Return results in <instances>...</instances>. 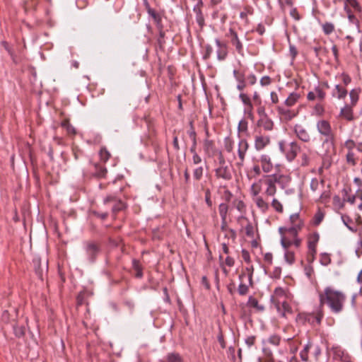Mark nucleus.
<instances>
[{
    "label": "nucleus",
    "instance_id": "1",
    "mask_svg": "<svg viewBox=\"0 0 362 362\" xmlns=\"http://www.w3.org/2000/svg\"><path fill=\"white\" fill-rule=\"evenodd\" d=\"M319 301L321 307L327 305L334 313H339L344 309L346 296L340 291L327 286L319 292Z\"/></svg>",
    "mask_w": 362,
    "mask_h": 362
},
{
    "label": "nucleus",
    "instance_id": "2",
    "mask_svg": "<svg viewBox=\"0 0 362 362\" xmlns=\"http://www.w3.org/2000/svg\"><path fill=\"white\" fill-rule=\"evenodd\" d=\"M282 175H264L254 182L250 187V194L257 197L264 189V194L268 197L274 196L276 192V183L279 182Z\"/></svg>",
    "mask_w": 362,
    "mask_h": 362
},
{
    "label": "nucleus",
    "instance_id": "3",
    "mask_svg": "<svg viewBox=\"0 0 362 362\" xmlns=\"http://www.w3.org/2000/svg\"><path fill=\"white\" fill-rule=\"evenodd\" d=\"M317 130L319 134L325 137L322 141V147L325 148V156H331L335 153V134L329 122L325 119L317 121L316 124Z\"/></svg>",
    "mask_w": 362,
    "mask_h": 362
},
{
    "label": "nucleus",
    "instance_id": "4",
    "mask_svg": "<svg viewBox=\"0 0 362 362\" xmlns=\"http://www.w3.org/2000/svg\"><path fill=\"white\" fill-rule=\"evenodd\" d=\"M300 98V95L297 92L291 93L283 104L277 105L276 110L281 120L288 122L295 118L298 110L293 108Z\"/></svg>",
    "mask_w": 362,
    "mask_h": 362
},
{
    "label": "nucleus",
    "instance_id": "5",
    "mask_svg": "<svg viewBox=\"0 0 362 362\" xmlns=\"http://www.w3.org/2000/svg\"><path fill=\"white\" fill-rule=\"evenodd\" d=\"M298 232L296 229L287 227H280L279 233L281 235V245L283 248L291 247L293 245L296 248L300 247L302 240L298 237Z\"/></svg>",
    "mask_w": 362,
    "mask_h": 362
},
{
    "label": "nucleus",
    "instance_id": "6",
    "mask_svg": "<svg viewBox=\"0 0 362 362\" xmlns=\"http://www.w3.org/2000/svg\"><path fill=\"white\" fill-rule=\"evenodd\" d=\"M279 146L280 151L285 154L289 161L293 160L300 151V146L296 141L286 143L284 141H281L279 142Z\"/></svg>",
    "mask_w": 362,
    "mask_h": 362
},
{
    "label": "nucleus",
    "instance_id": "7",
    "mask_svg": "<svg viewBox=\"0 0 362 362\" xmlns=\"http://www.w3.org/2000/svg\"><path fill=\"white\" fill-rule=\"evenodd\" d=\"M249 143L245 139H240L237 144V162L235 163L237 167H242L244 165L246 153L249 149Z\"/></svg>",
    "mask_w": 362,
    "mask_h": 362
},
{
    "label": "nucleus",
    "instance_id": "8",
    "mask_svg": "<svg viewBox=\"0 0 362 362\" xmlns=\"http://www.w3.org/2000/svg\"><path fill=\"white\" fill-rule=\"evenodd\" d=\"M215 175L218 179L228 181L232 179V172L229 165L218 166L215 169Z\"/></svg>",
    "mask_w": 362,
    "mask_h": 362
},
{
    "label": "nucleus",
    "instance_id": "9",
    "mask_svg": "<svg viewBox=\"0 0 362 362\" xmlns=\"http://www.w3.org/2000/svg\"><path fill=\"white\" fill-rule=\"evenodd\" d=\"M85 249L88 259L90 262H93L100 252L98 245L94 242H87Z\"/></svg>",
    "mask_w": 362,
    "mask_h": 362
},
{
    "label": "nucleus",
    "instance_id": "10",
    "mask_svg": "<svg viewBox=\"0 0 362 362\" xmlns=\"http://www.w3.org/2000/svg\"><path fill=\"white\" fill-rule=\"evenodd\" d=\"M320 239L317 233L310 234L308 238V248L310 255H315L317 253V245Z\"/></svg>",
    "mask_w": 362,
    "mask_h": 362
},
{
    "label": "nucleus",
    "instance_id": "11",
    "mask_svg": "<svg viewBox=\"0 0 362 362\" xmlns=\"http://www.w3.org/2000/svg\"><path fill=\"white\" fill-rule=\"evenodd\" d=\"M270 143V138L268 136L258 135L255 138V148L259 151L263 150Z\"/></svg>",
    "mask_w": 362,
    "mask_h": 362
},
{
    "label": "nucleus",
    "instance_id": "12",
    "mask_svg": "<svg viewBox=\"0 0 362 362\" xmlns=\"http://www.w3.org/2000/svg\"><path fill=\"white\" fill-rule=\"evenodd\" d=\"M228 36L230 37L231 43L235 47L236 51L238 52V54L243 55V44L240 41L238 34L234 31L233 29L230 28L229 30Z\"/></svg>",
    "mask_w": 362,
    "mask_h": 362
},
{
    "label": "nucleus",
    "instance_id": "13",
    "mask_svg": "<svg viewBox=\"0 0 362 362\" xmlns=\"http://www.w3.org/2000/svg\"><path fill=\"white\" fill-rule=\"evenodd\" d=\"M215 43L218 47L217 49V59L219 61L224 60L228 55V47L226 43L222 42L218 38L215 39Z\"/></svg>",
    "mask_w": 362,
    "mask_h": 362
},
{
    "label": "nucleus",
    "instance_id": "14",
    "mask_svg": "<svg viewBox=\"0 0 362 362\" xmlns=\"http://www.w3.org/2000/svg\"><path fill=\"white\" fill-rule=\"evenodd\" d=\"M294 132L299 139L304 142H309L310 141V136L305 128L300 124H296L294 127Z\"/></svg>",
    "mask_w": 362,
    "mask_h": 362
},
{
    "label": "nucleus",
    "instance_id": "15",
    "mask_svg": "<svg viewBox=\"0 0 362 362\" xmlns=\"http://www.w3.org/2000/svg\"><path fill=\"white\" fill-rule=\"evenodd\" d=\"M257 126L262 127L265 131L271 132L274 129V124L273 120L267 115L259 118L257 120Z\"/></svg>",
    "mask_w": 362,
    "mask_h": 362
},
{
    "label": "nucleus",
    "instance_id": "16",
    "mask_svg": "<svg viewBox=\"0 0 362 362\" xmlns=\"http://www.w3.org/2000/svg\"><path fill=\"white\" fill-rule=\"evenodd\" d=\"M235 141L230 136H226L223 139V148L224 150L228 153H230L233 156V159H236V154L234 152Z\"/></svg>",
    "mask_w": 362,
    "mask_h": 362
},
{
    "label": "nucleus",
    "instance_id": "17",
    "mask_svg": "<svg viewBox=\"0 0 362 362\" xmlns=\"http://www.w3.org/2000/svg\"><path fill=\"white\" fill-rule=\"evenodd\" d=\"M276 308L278 312L284 317L291 314L293 310L291 305L286 301H278L276 303Z\"/></svg>",
    "mask_w": 362,
    "mask_h": 362
},
{
    "label": "nucleus",
    "instance_id": "18",
    "mask_svg": "<svg viewBox=\"0 0 362 362\" xmlns=\"http://www.w3.org/2000/svg\"><path fill=\"white\" fill-rule=\"evenodd\" d=\"M347 90L344 86L337 84L332 90V96L339 100L344 99L347 95Z\"/></svg>",
    "mask_w": 362,
    "mask_h": 362
},
{
    "label": "nucleus",
    "instance_id": "19",
    "mask_svg": "<svg viewBox=\"0 0 362 362\" xmlns=\"http://www.w3.org/2000/svg\"><path fill=\"white\" fill-rule=\"evenodd\" d=\"M290 221L291 226L289 228L291 229H296V230L300 231L303 227V221L300 218L299 214L297 213L291 215Z\"/></svg>",
    "mask_w": 362,
    "mask_h": 362
},
{
    "label": "nucleus",
    "instance_id": "20",
    "mask_svg": "<svg viewBox=\"0 0 362 362\" xmlns=\"http://www.w3.org/2000/svg\"><path fill=\"white\" fill-rule=\"evenodd\" d=\"M261 167L264 173H269L273 169V165L271 158L268 155L264 154L259 158Z\"/></svg>",
    "mask_w": 362,
    "mask_h": 362
},
{
    "label": "nucleus",
    "instance_id": "21",
    "mask_svg": "<svg viewBox=\"0 0 362 362\" xmlns=\"http://www.w3.org/2000/svg\"><path fill=\"white\" fill-rule=\"evenodd\" d=\"M221 229L222 231L226 232V237L228 240H234L236 237L235 232L233 229H228L227 226L226 219H221Z\"/></svg>",
    "mask_w": 362,
    "mask_h": 362
},
{
    "label": "nucleus",
    "instance_id": "22",
    "mask_svg": "<svg viewBox=\"0 0 362 362\" xmlns=\"http://www.w3.org/2000/svg\"><path fill=\"white\" fill-rule=\"evenodd\" d=\"M254 202H255L258 209H259L262 212H266L269 207V204L263 199L262 197L257 195V197H253Z\"/></svg>",
    "mask_w": 362,
    "mask_h": 362
},
{
    "label": "nucleus",
    "instance_id": "23",
    "mask_svg": "<svg viewBox=\"0 0 362 362\" xmlns=\"http://www.w3.org/2000/svg\"><path fill=\"white\" fill-rule=\"evenodd\" d=\"M284 260L289 264L292 265L296 261L295 252L290 250V247L284 248Z\"/></svg>",
    "mask_w": 362,
    "mask_h": 362
},
{
    "label": "nucleus",
    "instance_id": "24",
    "mask_svg": "<svg viewBox=\"0 0 362 362\" xmlns=\"http://www.w3.org/2000/svg\"><path fill=\"white\" fill-rule=\"evenodd\" d=\"M340 115L348 121L354 119L353 110L351 106L345 105L341 109Z\"/></svg>",
    "mask_w": 362,
    "mask_h": 362
},
{
    "label": "nucleus",
    "instance_id": "25",
    "mask_svg": "<svg viewBox=\"0 0 362 362\" xmlns=\"http://www.w3.org/2000/svg\"><path fill=\"white\" fill-rule=\"evenodd\" d=\"M310 187L313 192H321L324 189V181L313 178L310 181Z\"/></svg>",
    "mask_w": 362,
    "mask_h": 362
},
{
    "label": "nucleus",
    "instance_id": "26",
    "mask_svg": "<svg viewBox=\"0 0 362 362\" xmlns=\"http://www.w3.org/2000/svg\"><path fill=\"white\" fill-rule=\"evenodd\" d=\"M344 8L346 13L347 18L349 19V23L354 24V25H358L359 21L355 15L356 12L352 11L350 8L347 7V5H344Z\"/></svg>",
    "mask_w": 362,
    "mask_h": 362
},
{
    "label": "nucleus",
    "instance_id": "27",
    "mask_svg": "<svg viewBox=\"0 0 362 362\" xmlns=\"http://www.w3.org/2000/svg\"><path fill=\"white\" fill-rule=\"evenodd\" d=\"M324 218L325 213L319 209L313 218L312 224L315 226H319L323 221Z\"/></svg>",
    "mask_w": 362,
    "mask_h": 362
},
{
    "label": "nucleus",
    "instance_id": "28",
    "mask_svg": "<svg viewBox=\"0 0 362 362\" xmlns=\"http://www.w3.org/2000/svg\"><path fill=\"white\" fill-rule=\"evenodd\" d=\"M344 5L347 7H351L356 13H360L362 11L361 7L357 0H345Z\"/></svg>",
    "mask_w": 362,
    "mask_h": 362
},
{
    "label": "nucleus",
    "instance_id": "29",
    "mask_svg": "<svg viewBox=\"0 0 362 362\" xmlns=\"http://www.w3.org/2000/svg\"><path fill=\"white\" fill-rule=\"evenodd\" d=\"M95 170L94 175L97 177H103L107 173V169L99 164L95 165Z\"/></svg>",
    "mask_w": 362,
    "mask_h": 362
},
{
    "label": "nucleus",
    "instance_id": "30",
    "mask_svg": "<svg viewBox=\"0 0 362 362\" xmlns=\"http://www.w3.org/2000/svg\"><path fill=\"white\" fill-rule=\"evenodd\" d=\"M132 267H133V269L136 272L135 276L137 278L142 277L143 273H142V268H141L140 262L136 259H133L132 260Z\"/></svg>",
    "mask_w": 362,
    "mask_h": 362
},
{
    "label": "nucleus",
    "instance_id": "31",
    "mask_svg": "<svg viewBox=\"0 0 362 362\" xmlns=\"http://www.w3.org/2000/svg\"><path fill=\"white\" fill-rule=\"evenodd\" d=\"M359 90L357 89H353L349 93L351 99V105L354 106L357 103L359 98Z\"/></svg>",
    "mask_w": 362,
    "mask_h": 362
},
{
    "label": "nucleus",
    "instance_id": "32",
    "mask_svg": "<svg viewBox=\"0 0 362 362\" xmlns=\"http://www.w3.org/2000/svg\"><path fill=\"white\" fill-rule=\"evenodd\" d=\"M194 12L196 14V21L197 23L202 27L204 24V17L202 12V9L193 8Z\"/></svg>",
    "mask_w": 362,
    "mask_h": 362
},
{
    "label": "nucleus",
    "instance_id": "33",
    "mask_svg": "<svg viewBox=\"0 0 362 362\" xmlns=\"http://www.w3.org/2000/svg\"><path fill=\"white\" fill-rule=\"evenodd\" d=\"M99 155L100 160L104 163L107 162L111 156L110 152L107 150L105 147H102L100 148Z\"/></svg>",
    "mask_w": 362,
    "mask_h": 362
},
{
    "label": "nucleus",
    "instance_id": "34",
    "mask_svg": "<svg viewBox=\"0 0 362 362\" xmlns=\"http://www.w3.org/2000/svg\"><path fill=\"white\" fill-rule=\"evenodd\" d=\"M312 349V344H308L305 346L304 349L300 351V356L303 361H308V351Z\"/></svg>",
    "mask_w": 362,
    "mask_h": 362
},
{
    "label": "nucleus",
    "instance_id": "35",
    "mask_svg": "<svg viewBox=\"0 0 362 362\" xmlns=\"http://www.w3.org/2000/svg\"><path fill=\"white\" fill-rule=\"evenodd\" d=\"M228 206L225 203H221L218 206V211L221 219H226Z\"/></svg>",
    "mask_w": 362,
    "mask_h": 362
},
{
    "label": "nucleus",
    "instance_id": "36",
    "mask_svg": "<svg viewBox=\"0 0 362 362\" xmlns=\"http://www.w3.org/2000/svg\"><path fill=\"white\" fill-rule=\"evenodd\" d=\"M332 351H333V354H334V356H333L334 359L344 361V354L343 350H341L339 347H335V348H333Z\"/></svg>",
    "mask_w": 362,
    "mask_h": 362
},
{
    "label": "nucleus",
    "instance_id": "37",
    "mask_svg": "<svg viewBox=\"0 0 362 362\" xmlns=\"http://www.w3.org/2000/svg\"><path fill=\"white\" fill-rule=\"evenodd\" d=\"M62 127L65 128L67 132L70 134H75L76 129L75 128L70 124L69 120H64L62 122Z\"/></svg>",
    "mask_w": 362,
    "mask_h": 362
},
{
    "label": "nucleus",
    "instance_id": "38",
    "mask_svg": "<svg viewBox=\"0 0 362 362\" xmlns=\"http://www.w3.org/2000/svg\"><path fill=\"white\" fill-rule=\"evenodd\" d=\"M233 204L240 212L243 213L245 211L246 206L243 201L237 199L233 201Z\"/></svg>",
    "mask_w": 362,
    "mask_h": 362
},
{
    "label": "nucleus",
    "instance_id": "39",
    "mask_svg": "<svg viewBox=\"0 0 362 362\" xmlns=\"http://www.w3.org/2000/svg\"><path fill=\"white\" fill-rule=\"evenodd\" d=\"M14 334L18 337H21L25 334V327L23 325H13Z\"/></svg>",
    "mask_w": 362,
    "mask_h": 362
},
{
    "label": "nucleus",
    "instance_id": "40",
    "mask_svg": "<svg viewBox=\"0 0 362 362\" xmlns=\"http://www.w3.org/2000/svg\"><path fill=\"white\" fill-rule=\"evenodd\" d=\"M248 305L252 308H257L258 310H263L264 307L262 305H259L258 303V300L253 298L252 296H250L248 299Z\"/></svg>",
    "mask_w": 362,
    "mask_h": 362
},
{
    "label": "nucleus",
    "instance_id": "41",
    "mask_svg": "<svg viewBox=\"0 0 362 362\" xmlns=\"http://www.w3.org/2000/svg\"><path fill=\"white\" fill-rule=\"evenodd\" d=\"M322 30L325 35H329L334 30V25L332 23L327 22L322 25Z\"/></svg>",
    "mask_w": 362,
    "mask_h": 362
},
{
    "label": "nucleus",
    "instance_id": "42",
    "mask_svg": "<svg viewBox=\"0 0 362 362\" xmlns=\"http://www.w3.org/2000/svg\"><path fill=\"white\" fill-rule=\"evenodd\" d=\"M167 362H182V359L178 354H169L167 356Z\"/></svg>",
    "mask_w": 362,
    "mask_h": 362
},
{
    "label": "nucleus",
    "instance_id": "43",
    "mask_svg": "<svg viewBox=\"0 0 362 362\" xmlns=\"http://www.w3.org/2000/svg\"><path fill=\"white\" fill-rule=\"evenodd\" d=\"M314 93H315L317 99L319 100L322 101L325 98L326 93L320 86L315 88Z\"/></svg>",
    "mask_w": 362,
    "mask_h": 362
},
{
    "label": "nucleus",
    "instance_id": "44",
    "mask_svg": "<svg viewBox=\"0 0 362 362\" xmlns=\"http://www.w3.org/2000/svg\"><path fill=\"white\" fill-rule=\"evenodd\" d=\"M272 206L279 213H282L284 208L281 203L276 199H273L272 202Z\"/></svg>",
    "mask_w": 362,
    "mask_h": 362
},
{
    "label": "nucleus",
    "instance_id": "45",
    "mask_svg": "<svg viewBox=\"0 0 362 362\" xmlns=\"http://www.w3.org/2000/svg\"><path fill=\"white\" fill-rule=\"evenodd\" d=\"M148 14L153 18V19L154 20V21L156 23H160V21H161V18L160 16V15L158 13H156V11L152 8H148Z\"/></svg>",
    "mask_w": 362,
    "mask_h": 362
},
{
    "label": "nucleus",
    "instance_id": "46",
    "mask_svg": "<svg viewBox=\"0 0 362 362\" xmlns=\"http://www.w3.org/2000/svg\"><path fill=\"white\" fill-rule=\"evenodd\" d=\"M238 132H246L247 131V122L243 119H241L238 126Z\"/></svg>",
    "mask_w": 362,
    "mask_h": 362
},
{
    "label": "nucleus",
    "instance_id": "47",
    "mask_svg": "<svg viewBox=\"0 0 362 362\" xmlns=\"http://www.w3.org/2000/svg\"><path fill=\"white\" fill-rule=\"evenodd\" d=\"M204 169L202 167L197 168L194 170L193 177L196 180H199L203 175Z\"/></svg>",
    "mask_w": 362,
    "mask_h": 362
},
{
    "label": "nucleus",
    "instance_id": "48",
    "mask_svg": "<svg viewBox=\"0 0 362 362\" xmlns=\"http://www.w3.org/2000/svg\"><path fill=\"white\" fill-rule=\"evenodd\" d=\"M280 337L276 334L270 336L268 339V342L274 346H278L280 343Z\"/></svg>",
    "mask_w": 362,
    "mask_h": 362
},
{
    "label": "nucleus",
    "instance_id": "49",
    "mask_svg": "<svg viewBox=\"0 0 362 362\" xmlns=\"http://www.w3.org/2000/svg\"><path fill=\"white\" fill-rule=\"evenodd\" d=\"M320 197H319V199L321 202H327L329 197H330V192L329 190H323L322 189V191L320 192Z\"/></svg>",
    "mask_w": 362,
    "mask_h": 362
},
{
    "label": "nucleus",
    "instance_id": "50",
    "mask_svg": "<svg viewBox=\"0 0 362 362\" xmlns=\"http://www.w3.org/2000/svg\"><path fill=\"white\" fill-rule=\"evenodd\" d=\"M324 313L322 310V307L320 305L319 309L317 310L315 316V319L316 322L319 325L321 323L322 319L323 318Z\"/></svg>",
    "mask_w": 362,
    "mask_h": 362
},
{
    "label": "nucleus",
    "instance_id": "51",
    "mask_svg": "<svg viewBox=\"0 0 362 362\" xmlns=\"http://www.w3.org/2000/svg\"><path fill=\"white\" fill-rule=\"evenodd\" d=\"M331 262V258L327 253H323L320 257V263L322 265L327 266Z\"/></svg>",
    "mask_w": 362,
    "mask_h": 362
},
{
    "label": "nucleus",
    "instance_id": "52",
    "mask_svg": "<svg viewBox=\"0 0 362 362\" xmlns=\"http://www.w3.org/2000/svg\"><path fill=\"white\" fill-rule=\"evenodd\" d=\"M213 52V48L210 45H206L205 46V52L203 55V59L207 60L210 58L211 54Z\"/></svg>",
    "mask_w": 362,
    "mask_h": 362
},
{
    "label": "nucleus",
    "instance_id": "53",
    "mask_svg": "<svg viewBox=\"0 0 362 362\" xmlns=\"http://www.w3.org/2000/svg\"><path fill=\"white\" fill-rule=\"evenodd\" d=\"M356 146V144L352 139H348L344 143V147L348 149V151H353Z\"/></svg>",
    "mask_w": 362,
    "mask_h": 362
},
{
    "label": "nucleus",
    "instance_id": "54",
    "mask_svg": "<svg viewBox=\"0 0 362 362\" xmlns=\"http://www.w3.org/2000/svg\"><path fill=\"white\" fill-rule=\"evenodd\" d=\"M346 161L353 165L356 164L355 153L354 151H348L346 154Z\"/></svg>",
    "mask_w": 362,
    "mask_h": 362
},
{
    "label": "nucleus",
    "instance_id": "55",
    "mask_svg": "<svg viewBox=\"0 0 362 362\" xmlns=\"http://www.w3.org/2000/svg\"><path fill=\"white\" fill-rule=\"evenodd\" d=\"M238 291L240 296H245L248 292V286L243 283H240L238 286Z\"/></svg>",
    "mask_w": 362,
    "mask_h": 362
},
{
    "label": "nucleus",
    "instance_id": "56",
    "mask_svg": "<svg viewBox=\"0 0 362 362\" xmlns=\"http://www.w3.org/2000/svg\"><path fill=\"white\" fill-rule=\"evenodd\" d=\"M257 113L259 116V118H262L263 117L268 115L267 113L266 112V108L264 105L257 107Z\"/></svg>",
    "mask_w": 362,
    "mask_h": 362
},
{
    "label": "nucleus",
    "instance_id": "57",
    "mask_svg": "<svg viewBox=\"0 0 362 362\" xmlns=\"http://www.w3.org/2000/svg\"><path fill=\"white\" fill-rule=\"evenodd\" d=\"M214 146V142L209 139L204 141V149L206 152H209Z\"/></svg>",
    "mask_w": 362,
    "mask_h": 362
},
{
    "label": "nucleus",
    "instance_id": "58",
    "mask_svg": "<svg viewBox=\"0 0 362 362\" xmlns=\"http://www.w3.org/2000/svg\"><path fill=\"white\" fill-rule=\"evenodd\" d=\"M324 112V107L321 104H316L314 107V112L315 115L320 116L323 115Z\"/></svg>",
    "mask_w": 362,
    "mask_h": 362
},
{
    "label": "nucleus",
    "instance_id": "59",
    "mask_svg": "<svg viewBox=\"0 0 362 362\" xmlns=\"http://www.w3.org/2000/svg\"><path fill=\"white\" fill-rule=\"evenodd\" d=\"M245 234L249 237H253L254 235V228L252 225L250 223H248L245 226Z\"/></svg>",
    "mask_w": 362,
    "mask_h": 362
},
{
    "label": "nucleus",
    "instance_id": "60",
    "mask_svg": "<svg viewBox=\"0 0 362 362\" xmlns=\"http://www.w3.org/2000/svg\"><path fill=\"white\" fill-rule=\"evenodd\" d=\"M261 86H269L272 83V79L268 76H263L259 81Z\"/></svg>",
    "mask_w": 362,
    "mask_h": 362
},
{
    "label": "nucleus",
    "instance_id": "61",
    "mask_svg": "<svg viewBox=\"0 0 362 362\" xmlns=\"http://www.w3.org/2000/svg\"><path fill=\"white\" fill-rule=\"evenodd\" d=\"M239 98L245 106L251 103L250 98L245 93H240Z\"/></svg>",
    "mask_w": 362,
    "mask_h": 362
},
{
    "label": "nucleus",
    "instance_id": "62",
    "mask_svg": "<svg viewBox=\"0 0 362 362\" xmlns=\"http://www.w3.org/2000/svg\"><path fill=\"white\" fill-rule=\"evenodd\" d=\"M234 76L235 77L236 80L238 83L241 82H245V76L243 74L239 73L238 71L234 70L233 71Z\"/></svg>",
    "mask_w": 362,
    "mask_h": 362
},
{
    "label": "nucleus",
    "instance_id": "63",
    "mask_svg": "<svg viewBox=\"0 0 362 362\" xmlns=\"http://www.w3.org/2000/svg\"><path fill=\"white\" fill-rule=\"evenodd\" d=\"M290 16L294 18L296 21H299L300 19V16L298 12L297 8H292L290 11Z\"/></svg>",
    "mask_w": 362,
    "mask_h": 362
},
{
    "label": "nucleus",
    "instance_id": "64",
    "mask_svg": "<svg viewBox=\"0 0 362 362\" xmlns=\"http://www.w3.org/2000/svg\"><path fill=\"white\" fill-rule=\"evenodd\" d=\"M255 339L256 338L255 336H250L245 339V342L247 344V346L249 348H250L252 346L255 344Z\"/></svg>",
    "mask_w": 362,
    "mask_h": 362
}]
</instances>
